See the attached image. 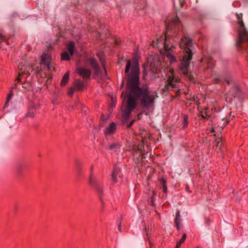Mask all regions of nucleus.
<instances>
[{
	"instance_id": "2",
	"label": "nucleus",
	"mask_w": 248,
	"mask_h": 248,
	"mask_svg": "<svg viewBox=\"0 0 248 248\" xmlns=\"http://www.w3.org/2000/svg\"><path fill=\"white\" fill-rule=\"evenodd\" d=\"M168 22H167L166 25L167 32L164 35L157 37L155 41H153L152 46L154 47L159 48L160 50L164 49L166 57L171 63L176 61V58L174 56L175 47L170 42L172 39L168 34V31H179L181 29V23L175 14L170 19L168 18Z\"/></svg>"
},
{
	"instance_id": "34",
	"label": "nucleus",
	"mask_w": 248,
	"mask_h": 248,
	"mask_svg": "<svg viewBox=\"0 0 248 248\" xmlns=\"http://www.w3.org/2000/svg\"><path fill=\"white\" fill-rule=\"evenodd\" d=\"M133 122H134V121H133H133H132L131 122V123H130V124H128V127H130V126L133 124Z\"/></svg>"
},
{
	"instance_id": "32",
	"label": "nucleus",
	"mask_w": 248,
	"mask_h": 248,
	"mask_svg": "<svg viewBox=\"0 0 248 248\" xmlns=\"http://www.w3.org/2000/svg\"><path fill=\"white\" fill-rule=\"evenodd\" d=\"M209 130V132L211 133H213V132H215V129L213 127L210 128Z\"/></svg>"
},
{
	"instance_id": "26",
	"label": "nucleus",
	"mask_w": 248,
	"mask_h": 248,
	"mask_svg": "<svg viewBox=\"0 0 248 248\" xmlns=\"http://www.w3.org/2000/svg\"><path fill=\"white\" fill-rule=\"evenodd\" d=\"M97 56L98 57L101 63L102 64V65H104V60L103 58V54L99 52L97 53Z\"/></svg>"
},
{
	"instance_id": "1",
	"label": "nucleus",
	"mask_w": 248,
	"mask_h": 248,
	"mask_svg": "<svg viewBox=\"0 0 248 248\" xmlns=\"http://www.w3.org/2000/svg\"><path fill=\"white\" fill-rule=\"evenodd\" d=\"M125 73L127 76L126 86L129 90L127 96V105L123 112V117L125 119L129 118L131 111L137 106V99L140 100V104L144 109H149L154 102L155 97L151 94L146 85L139 87V62L136 56L133 57L132 61H127ZM126 96L124 100H126Z\"/></svg>"
},
{
	"instance_id": "35",
	"label": "nucleus",
	"mask_w": 248,
	"mask_h": 248,
	"mask_svg": "<svg viewBox=\"0 0 248 248\" xmlns=\"http://www.w3.org/2000/svg\"><path fill=\"white\" fill-rule=\"evenodd\" d=\"M77 168L79 170H80V163L79 162L77 163Z\"/></svg>"
},
{
	"instance_id": "13",
	"label": "nucleus",
	"mask_w": 248,
	"mask_h": 248,
	"mask_svg": "<svg viewBox=\"0 0 248 248\" xmlns=\"http://www.w3.org/2000/svg\"><path fill=\"white\" fill-rule=\"evenodd\" d=\"M121 145L120 142H116L109 144L108 148L109 150L113 151L115 152H119Z\"/></svg>"
},
{
	"instance_id": "39",
	"label": "nucleus",
	"mask_w": 248,
	"mask_h": 248,
	"mask_svg": "<svg viewBox=\"0 0 248 248\" xmlns=\"http://www.w3.org/2000/svg\"><path fill=\"white\" fill-rule=\"evenodd\" d=\"M196 248H200L199 246L196 247Z\"/></svg>"
},
{
	"instance_id": "30",
	"label": "nucleus",
	"mask_w": 248,
	"mask_h": 248,
	"mask_svg": "<svg viewBox=\"0 0 248 248\" xmlns=\"http://www.w3.org/2000/svg\"><path fill=\"white\" fill-rule=\"evenodd\" d=\"M162 189H163V191L164 193H166L167 192V186L166 185H164L163 186H162Z\"/></svg>"
},
{
	"instance_id": "36",
	"label": "nucleus",
	"mask_w": 248,
	"mask_h": 248,
	"mask_svg": "<svg viewBox=\"0 0 248 248\" xmlns=\"http://www.w3.org/2000/svg\"><path fill=\"white\" fill-rule=\"evenodd\" d=\"M226 82L228 84H230L231 83V80L230 79H226Z\"/></svg>"
},
{
	"instance_id": "5",
	"label": "nucleus",
	"mask_w": 248,
	"mask_h": 248,
	"mask_svg": "<svg viewBox=\"0 0 248 248\" xmlns=\"http://www.w3.org/2000/svg\"><path fill=\"white\" fill-rule=\"evenodd\" d=\"M89 184L100 195L104 192L103 186L101 182L93 175V166L92 165L90 169V174L89 178Z\"/></svg>"
},
{
	"instance_id": "3",
	"label": "nucleus",
	"mask_w": 248,
	"mask_h": 248,
	"mask_svg": "<svg viewBox=\"0 0 248 248\" xmlns=\"http://www.w3.org/2000/svg\"><path fill=\"white\" fill-rule=\"evenodd\" d=\"M180 47L184 49L182 58L181 59L180 70L181 73L186 76L190 80H192L194 78L193 76L188 71V68L190 61L192 58V40L189 37L183 36L181 38L179 44Z\"/></svg>"
},
{
	"instance_id": "19",
	"label": "nucleus",
	"mask_w": 248,
	"mask_h": 248,
	"mask_svg": "<svg viewBox=\"0 0 248 248\" xmlns=\"http://www.w3.org/2000/svg\"><path fill=\"white\" fill-rule=\"evenodd\" d=\"M25 164L23 163H19L17 164L16 166V171L18 175H20L21 173L22 170L25 168Z\"/></svg>"
},
{
	"instance_id": "17",
	"label": "nucleus",
	"mask_w": 248,
	"mask_h": 248,
	"mask_svg": "<svg viewBox=\"0 0 248 248\" xmlns=\"http://www.w3.org/2000/svg\"><path fill=\"white\" fill-rule=\"evenodd\" d=\"M212 106L209 105L208 107L211 108V110L215 112H218L220 110V108L218 106V103L217 101L214 100L212 102Z\"/></svg>"
},
{
	"instance_id": "12",
	"label": "nucleus",
	"mask_w": 248,
	"mask_h": 248,
	"mask_svg": "<svg viewBox=\"0 0 248 248\" xmlns=\"http://www.w3.org/2000/svg\"><path fill=\"white\" fill-rule=\"evenodd\" d=\"M39 106L38 104L31 105L29 109V111L27 114V116L30 117H33L36 112V110L38 109Z\"/></svg>"
},
{
	"instance_id": "14",
	"label": "nucleus",
	"mask_w": 248,
	"mask_h": 248,
	"mask_svg": "<svg viewBox=\"0 0 248 248\" xmlns=\"http://www.w3.org/2000/svg\"><path fill=\"white\" fill-rule=\"evenodd\" d=\"M181 219L180 213V211H177L176 213V217H175V218L174 219V224H175V227L177 228V229L178 230H180L181 228Z\"/></svg>"
},
{
	"instance_id": "25",
	"label": "nucleus",
	"mask_w": 248,
	"mask_h": 248,
	"mask_svg": "<svg viewBox=\"0 0 248 248\" xmlns=\"http://www.w3.org/2000/svg\"><path fill=\"white\" fill-rule=\"evenodd\" d=\"M12 93H10L8 94V95L7 96V99H6L5 104V105H4V108L7 107L8 103L10 101V100H11V99L12 98Z\"/></svg>"
},
{
	"instance_id": "28",
	"label": "nucleus",
	"mask_w": 248,
	"mask_h": 248,
	"mask_svg": "<svg viewBox=\"0 0 248 248\" xmlns=\"http://www.w3.org/2000/svg\"><path fill=\"white\" fill-rule=\"evenodd\" d=\"M159 181L160 184L162 185V186L166 185L167 181L164 178L161 177V178L159 179Z\"/></svg>"
},
{
	"instance_id": "11",
	"label": "nucleus",
	"mask_w": 248,
	"mask_h": 248,
	"mask_svg": "<svg viewBox=\"0 0 248 248\" xmlns=\"http://www.w3.org/2000/svg\"><path fill=\"white\" fill-rule=\"evenodd\" d=\"M87 62H89L92 68L94 70L95 73L97 74L100 70V67L97 63L96 61L94 58H90Z\"/></svg>"
},
{
	"instance_id": "37",
	"label": "nucleus",
	"mask_w": 248,
	"mask_h": 248,
	"mask_svg": "<svg viewBox=\"0 0 248 248\" xmlns=\"http://www.w3.org/2000/svg\"><path fill=\"white\" fill-rule=\"evenodd\" d=\"M180 3L181 7H183V5L184 3V1H180Z\"/></svg>"
},
{
	"instance_id": "15",
	"label": "nucleus",
	"mask_w": 248,
	"mask_h": 248,
	"mask_svg": "<svg viewBox=\"0 0 248 248\" xmlns=\"http://www.w3.org/2000/svg\"><path fill=\"white\" fill-rule=\"evenodd\" d=\"M74 87L78 91L82 90L85 87L84 83L79 79H77L74 83Z\"/></svg>"
},
{
	"instance_id": "27",
	"label": "nucleus",
	"mask_w": 248,
	"mask_h": 248,
	"mask_svg": "<svg viewBox=\"0 0 248 248\" xmlns=\"http://www.w3.org/2000/svg\"><path fill=\"white\" fill-rule=\"evenodd\" d=\"M24 74V72L23 71H20L19 73V74H18V76H17V77L16 78V80L18 82H19L20 80H21V78L22 77V76L23 75V74Z\"/></svg>"
},
{
	"instance_id": "40",
	"label": "nucleus",
	"mask_w": 248,
	"mask_h": 248,
	"mask_svg": "<svg viewBox=\"0 0 248 248\" xmlns=\"http://www.w3.org/2000/svg\"><path fill=\"white\" fill-rule=\"evenodd\" d=\"M124 95V93H122V96H123Z\"/></svg>"
},
{
	"instance_id": "24",
	"label": "nucleus",
	"mask_w": 248,
	"mask_h": 248,
	"mask_svg": "<svg viewBox=\"0 0 248 248\" xmlns=\"http://www.w3.org/2000/svg\"><path fill=\"white\" fill-rule=\"evenodd\" d=\"M208 68H211L214 65V61L212 59L210 58L208 60L207 62Z\"/></svg>"
},
{
	"instance_id": "9",
	"label": "nucleus",
	"mask_w": 248,
	"mask_h": 248,
	"mask_svg": "<svg viewBox=\"0 0 248 248\" xmlns=\"http://www.w3.org/2000/svg\"><path fill=\"white\" fill-rule=\"evenodd\" d=\"M117 127V124L115 123H111L109 125L106 127L104 133L105 135H111L115 133Z\"/></svg>"
},
{
	"instance_id": "22",
	"label": "nucleus",
	"mask_w": 248,
	"mask_h": 248,
	"mask_svg": "<svg viewBox=\"0 0 248 248\" xmlns=\"http://www.w3.org/2000/svg\"><path fill=\"white\" fill-rule=\"evenodd\" d=\"M153 64L152 63L151 65V69L153 73H157L161 71V68L159 66H158V63H157V65L154 68Z\"/></svg>"
},
{
	"instance_id": "29",
	"label": "nucleus",
	"mask_w": 248,
	"mask_h": 248,
	"mask_svg": "<svg viewBox=\"0 0 248 248\" xmlns=\"http://www.w3.org/2000/svg\"><path fill=\"white\" fill-rule=\"evenodd\" d=\"M186 238V234L185 233L183 234L181 239L179 241H178V242L180 244H182V243H183L185 242Z\"/></svg>"
},
{
	"instance_id": "31",
	"label": "nucleus",
	"mask_w": 248,
	"mask_h": 248,
	"mask_svg": "<svg viewBox=\"0 0 248 248\" xmlns=\"http://www.w3.org/2000/svg\"><path fill=\"white\" fill-rule=\"evenodd\" d=\"M181 244L177 242L175 248H180L181 247Z\"/></svg>"
},
{
	"instance_id": "7",
	"label": "nucleus",
	"mask_w": 248,
	"mask_h": 248,
	"mask_svg": "<svg viewBox=\"0 0 248 248\" xmlns=\"http://www.w3.org/2000/svg\"><path fill=\"white\" fill-rule=\"evenodd\" d=\"M198 109L199 112V117L200 119L208 120L210 118L211 113L208 110V108L199 106Z\"/></svg>"
},
{
	"instance_id": "10",
	"label": "nucleus",
	"mask_w": 248,
	"mask_h": 248,
	"mask_svg": "<svg viewBox=\"0 0 248 248\" xmlns=\"http://www.w3.org/2000/svg\"><path fill=\"white\" fill-rule=\"evenodd\" d=\"M118 177L120 179L122 178L121 175V170L119 168L115 167L112 172V181L114 183L117 182L118 181Z\"/></svg>"
},
{
	"instance_id": "8",
	"label": "nucleus",
	"mask_w": 248,
	"mask_h": 248,
	"mask_svg": "<svg viewBox=\"0 0 248 248\" xmlns=\"http://www.w3.org/2000/svg\"><path fill=\"white\" fill-rule=\"evenodd\" d=\"M77 72L84 79H90L92 72L90 69L80 67L77 69Z\"/></svg>"
},
{
	"instance_id": "21",
	"label": "nucleus",
	"mask_w": 248,
	"mask_h": 248,
	"mask_svg": "<svg viewBox=\"0 0 248 248\" xmlns=\"http://www.w3.org/2000/svg\"><path fill=\"white\" fill-rule=\"evenodd\" d=\"M70 54L69 53L65 51L63 52L61 55V59L64 61H68L70 59Z\"/></svg>"
},
{
	"instance_id": "18",
	"label": "nucleus",
	"mask_w": 248,
	"mask_h": 248,
	"mask_svg": "<svg viewBox=\"0 0 248 248\" xmlns=\"http://www.w3.org/2000/svg\"><path fill=\"white\" fill-rule=\"evenodd\" d=\"M75 47V43L73 42H71L67 45V50L71 56H72L74 53Z\"/></svg>"
},
{
	"instance_id": "23",
	"label": "nucleus",
	"mask_w": 248,
	"mask_h": 248,
	"mask_svg": "<svg viewBox=\"0 0 248 248\" xmlns=\"http://www.w3.org/2000/svg\"><path fill=\"white\" fill-rule=\"evenodd\" d=\"M76 90H77L75 89V88L74 87V86L73 87L69 88L68 89V92H67V93H68V95L72 96L73 95V93Z\"/></svg>"
},
{
	"instance_id": "16",
	"label": "nucleus",
	"mask_w": 248,
	"mask_h": 248,
	"mask_svg": "<svg viewBox=\"0 0 248 248\" xmlns=\"http://www.w3.org/2000/svg\"><path fill=\"white\" fill-rule=\"evenodd\" d=\"M69 79V72H66L62 77L61 82V86H64L68 82Z\"/></svg>"
},
{
	"instance_id": "20",
	"label": "nucleus",
	"mask_w": 248,
	"mask_h": 248,
	"mask_svg": "<svg viewBox=\"0 0 248 248\" xmlns=\"http://www.w3.org/2000/svg\"><path fill=\"white\" fill-rule=\"evenodd\" d=\"M183 121H182V128L183 129H185L188 124V117L185 114H182V115Z\"/></svg>"
},
{
	"instance_id": "38",
	"label": "nucleus",
	"mask_w": 248,
	"mask_h": 248,
	"mask_svg": "<svg viewBox=\"0 0 248 248\" xmlns=\"http://www.w3.org/2000/svg\"><path fill=\"white\" fill-rule=\"evenodd\" d=\"M3 39V37L1 34H0V40H2Z\"/></svg>"
},
{
	"instance_id": "33",
	"label": "nucleus",
	"mask_w": 248,
	"mask_h": 248,
	"mask_svg": "<svg viewBox=\"0 0 248 248\" xmlns=\"http://www.w3.org/2000/svg\"><path fill=\"white\" fill-rule=\"evenodd\" d=\"M115 43L116 45H119V43H120L119 41H118V40L116 39L115 40Z\"/></svg>"
},
{
	"instance_id": "6",
	"label": "nucleus",
	"mask_w": 248,
	"mask_h": 248,
	"mask_svg": "<svg viewBox=\"0 0 248 248\" xmlns=\"http://www.w3.org/2000/svg\"><path fill=\"white\" fill-rule=\"evenodd\" d=\"M50 61H51V56L48 54H43L41 57V61L40 63L39 67H37V70L35 71V73L37 75L41 74V72L42 70V65L45 64L46 66V68L48 70H49L51 69L50 67Z\"/></svg>"
},
{
	"instance_id": "4",
	"label": "nucleus",
	"mask_w": 248,
	"mask_h": 248,
	"mask_svg": "<svg viewBox=\"0 0 248 248\" xmlns=\"http://www.w3.org/2000/svg\"><path fill=\"white\" fill-rule=\"evenodd\" d=\"M171 76H169L167 80L165 82V85L162 89L164 93L173 91L177 93L179 92L178 83L180 79L178 78H176L173 73V70H170Z\"/></svg>"
}]
</instances>
